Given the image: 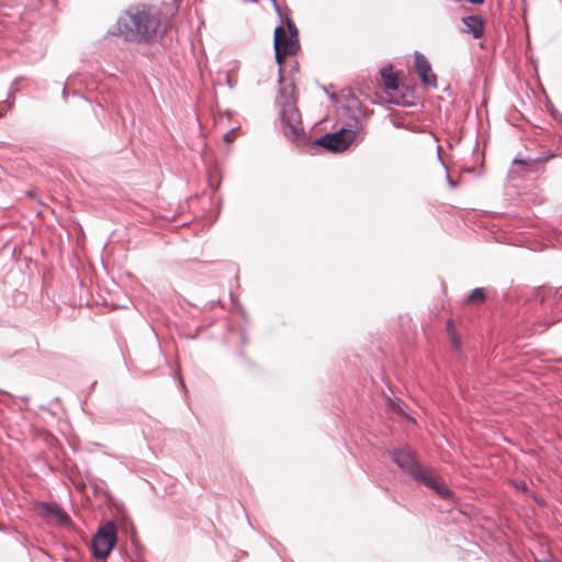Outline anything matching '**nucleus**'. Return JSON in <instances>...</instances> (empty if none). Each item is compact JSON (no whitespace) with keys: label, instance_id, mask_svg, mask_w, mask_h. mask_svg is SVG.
I'll return each instance as SVG.
<instances>
[{"label":"nucleus","instance_id":"obj_7","mask_svg":"<svg viewBox=\"0 0 562 562\" xmlns=\"http://www.w3.org/2000/svg\"><path fill=\"white\" fill-rule=\"evenodd\" d=\"M37 508L46 518L55 519L59 525H67L69 516L57 503L42 502L37 504Z\"/></svg>","mask_w":562,"mask_h":562},{"label":"nucleus","instance_id":"obj_16","mask_svg":"<svg viewBox=\"0 0 562 562\" xmlns=\"http://www.w3.org/2000/svg\"><path fill=\"white\" fill-rule=\"evenodd\" d=\"M440 149H441V146H438V148H437V151H438V160L443 165V160H442L441 155H440Z\"/></svg>","mask_w":562,"mask_h":562},{"label":"nucleus","instance_id":"obj_3","mask_svg":"<svg viewBox=\"0 0 562 562\" xmlns=\"http://www.w3.org/2000/svg\"><path fill=\"white\" fill-rule=\"evenodd\" d=\"M117 540L116 526L108 521L101 526L92 538L91 551L95 559H105L114 548Z\"/></svg>","mask_w":562,"mask_h":562},{"label":"nucleus","instance_id":"obj_17","mask_svg":"<svg viewBox=\"0 0 562 562\" xmlns=\"http://www.w3.org/2000/svg\"><path fill=\"white\" fill-rule=\"evenodd\" d=\"M227 85L231 87V88H234V82L232 81L231 77L227 76V80H226Z\"/></svg>","mask_w":562,"mask_h":562},{"label":"nucleus","instance_id":"obj_20","mask_svg":"<svg viewBox=\"0 0 562 562\" xmlns=\"http://www.w3.org/2000/svg\"><path fill=\"white\" fill-rule=\"evenodd\" d=\"M559 291H561V292H558L557 294H558L560 297H562V288H561Z\"/></svg>","mask_w":562,"mask_h":562},{"label":"nucleus","instance_id":"obj_12","mask_svg":"<svg viewBox=\"0 0 562 562\" xmlns=\"http://www.w3.org/2000/svg\"><path fill=\"white\" fill-rule=\"evenodd\" d=\"M286 27L289 30V36L295 35V40H299V31L292 20L286 21Z\"/></svg>","mask_w":562,"mask_h":562},{"label":"nucleus","instance_id":"obj_10","mask_svg":"<svg viewBox=\"0 0 562 562\" xmlns=\"http://www.w3.org/2000/svg\"><path fill=\"white\" fill-rule=\"evenodd\" d=\"M380 72L386 90H396L398 88L397 76L392 71L391 67L382 68Z\"/></svg>","mask_w":562,"mask_h":562},{"label":"nucleus","instance_id":"obj_4","mask_svg":"<svg viewBox=\"0 0 562 562\" xmlns=\"http://www.w3.org/2000/svg\"><path fill=\"white\" fill-rule=\"evenodd\" d=\"M274 56L276 61L281 68L286 56L295 55L300 48L299 40L289 36L285 30L280 25L274 30Z\"/></svg>","mask_w":562,"mask_h":562},{"label":"nucleus","instance_id":"obj_13","mask_svg":"<svg viewBox=\"0 0 562 562\" xmlns=\"http://www.w3.org/2000/svg\"><path fill=\"white\" fill-rule=\"evenodd\" d=\"M234 133H235V131H234V130L228 131L227 133H225V135H224V140H225V142H227V143L233 142V139H234Z\"/></svg>","mask_w":562,"mask_h":562},{"label":"nucleus","instance_id":"obj_18","mask_svg":"<svg viewBox=\"0 0 562 562\" xmlns=\"http://www.w3.org/2000/svg\"><path fill=\"white\" fill-rule=\"evenodd\" d=\"M447 181H448V183L450 184V187H452V188H453V187L456 186V184H454V182L451 180V178H450V176H449V175H447Z\"/></svg>","mask_w":562,"mask_h":562},{"label":"nucleus","instance_id":"obj_14","mask_svg":"<svg viewBox=\"0 0 562 562\" xmlns=\"http://www.w3.org/2000/svg\"><path fill=\"white\" fill-rule=\"evenodd\" d=\"M11 108L10 104L0 102V117L4 115V113Z\"/></svg>","mask_w":562,"mask_h":562},{"label":"nucleus","instance_id":"obj_19","mask_svg":"<svg viewBox=\"0 0 562 562\" xmlns=\"http://www.w3.org/2000/svg\"><path fill=\"white\" fill-rule=\"evenodd\" d=\"M518 487L526 488V484H525V483H521V484H519V486H518Z\"/></svg>","mask_w":562,"mask_h":562},{"label":"nucleus","instance_id":"obj_15","mask_svg":"<svg viewBox=\"0 0 562 562\" xmlns=\"http://www.w3.org/2000/svg\"><path fill=\"white\" fill-rule=\"evenodd\" d=\"M467 1L472 4H482L484 2V0H467Z\"/></svg>","mask_w":562,"mask_h":562},{"label":"nucleus","instance_id":"obj_8","mask_svg":"<svg viewBox=\"0 0 562 562\" xmlns=\"http://www.w3.org/2000/svg\"><path fill=\"white\" fill-rule=\"evenodd\" d=\"M415 481L424 483L427 487L434 490L438 495L445 498L450 497L452 495V492L442 481L423 470L420 471V476H416Z\"/></svg>","mask_w":562,"mask_h":562},{"label":"nucleus","instance_id":"obj_9","mask_svg":"<svg viewBox=\"0 0 562 562\" xmlns=\"http://www.w3.org/2000/svg\"><path fill=\"white\" fill-rule=\"evenodd\" d=\"M465 26V32L471 34L474 38H480L483 35V23L476 15H470L462 19Z\"/></svg>","mask_w":562,"mask_h":562},{"label":"nucleus","instance_id":"obj_2","mask_svg":"<svg viewBox=\"0 0 562 562\" xmlns=\"http://www.w3.org/2000/svg\"><path fill=\"white\" fill-rule=\"evenodd\" d=\"M166 31L160 11L151 5L130 7L112 26L111 34L126 42L149 44L160 38Z\"/></svg>","mask_w":562,"mask_h":562},{"label":"nucleus","instance_id":"obj_6","mask_svg":"<svg viewBox=\"0 0 562 562\" xmlns=\"http://www.w3.org/2000/svg\"><path fill=\"white\" fill-rule=\"evenodd\" d=\"M415 58V68L420 77V80L423 83H426L431 87L437 86V77L431 71V66L428 61V59L419 52H415L414 54Z\"/></svg>","mask_w":562,"mask_h":562},{"label":"nucleus","instance_id":"obj_5","mask_svg":"<svg viewBox=\"0 0 562 562\" xmlns=\"http://www.w3.org/2000/svg\"><path fill=\"white\" fill-rule=\"evenodd\" d=\"M393 461L401 470L411 475L414 480L416 476H420L422 469L408 450L396 449L393 453Z\"/></svg>","mask_w":562,"mask_h":562},{"label":"nucleus","instance_id":"obj_1","mask_svg":"<svg viewBox=\"0 0 562 562\" xmlns=\"http://www.w3.org/2000/svg\"><path fill=\"white\" fill-rule=\"evenodd\" d=\"M278 103L281 108L280 119L284 136L294 143L297 147L321 146L330 151L345 150L355 139L356 132L352 130L341 128L335 133H327L316 140L308 137L302 126L301 113L296 106V101L292 93L286 94L280 90Z\"/></svg>","mask_w":562,"mask_h":562},{"label":"nucleus","instance_id":"obj_11","mask_svg":"<svg viewBox=\"0 0 562 562\" xmlns=\"http://www.w3.org/2000/svg\"><path fill=\"white\" fill-rule=\"evenodd\" d=\"M485 300V294L483 289L476 288L472 291V293L468 297L469 303L483 302Z\"/></svg>","mask_w":562,"mask_h":562},{"label":"nucleus","instance_id":"obj_21","mask_svg":"<svg viewBox=\"0 0 562 562\" xmlns=\"http://www.w3.org/2000/svg\"><path fill=\"white\" fill-rule=\"evenodd\" d=\"M454 346L459 348V341L454 340Z\"/></svg>","mask_w":562,"mask_h":562}]
</instances>
